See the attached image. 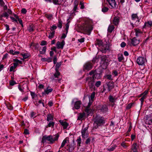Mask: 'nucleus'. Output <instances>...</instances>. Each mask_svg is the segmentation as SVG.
I'll return each mask as SVG.
<instances>
[{
    "instance_id": "obj_1",
    "label": "nucleus",
    "mask_w": 152,
    "mask_h": 152,
    "mask_svg": "<svg viewBox=\"0 0 152 152\" xmlns=\"http://www.w3.org/2000/svg\"><path fill=\"white\" fill-rule=\"evenodd\" d=\"M82 29L85 34L89 35L93 30L92 21L89 19H86L82 26Z\"/></svg>"
},
{
    "instance_id": "obj_2",
    "label": "nucleus",
    "mask_w": 152,
    "mask_h": 152,
    "mask_svg": "<svg viewBox=\"0 0 152 152\" xmlns=\"http://www.w3.org/2000/svg\"><path fill=\"white\" fill-rule=\"evenodd\" d=\"M86 81L87 83L88 86L91 91L96 90V87L95 86L94 80L91 77H89L86 78Z\"/></svg>"
},
{
    "instance_id": "obj_3",
    "label": "nucleus",
    "mask_w": 152,
    "mask_h": 152,
    "mask_svg": "<svg viewBox=\"0 0 152 152\" xmlns=\"http://www.w3.org/2000/svg\"><path fill=\"white\" fill-rule=\"evenodd\" d=\"M104 123V118L102 117H96L94 123V127L97 128L99 126H100Z\"/></svg>"
},
{
    "instance_id": "obj_4",
    "label": "nucleus",
    "mask_w": 152,
    "mask_h": 152,
    "mask_svg": "<svg viewBox=\"0 0 152 152\" xmlns=\"http://www.w3.org/2000/svg\"><path fill=\"white\" fill-rule=\"evenodd\" d=\"M101 67L103 69H106L109 64L108 60L107 59L106 57L103 56L102 57L101 61Z\"/></svg>"
},
{
    "instance_id": "obj_5",
    "label": "nucleus",
    "mask_w": 152,
    "mask_h": 152,
    "mask_svg": "<svg viewBox=\"0 0 152 152\" xmlns=\"http://www.w3.org/2000/svg\"><path fill=\"white\" fill-rule=\"evenodd\" d=\"M93 65V64L90 61H88L86 62L83 65V71L87 72L90 70L92 68Z\"/></svg>"
},
{
    "instance_id": "obj_6",
    "label": "nucleus",
    "mask_w": 152,
    "mask_h": 152,
    "mask_svg": "<svg viewBox=\"0 0 152 152\" xmlns=\"http://www.w3.org/2000/svg\"><path fill=\"white\" fill-rule=\"evenodd\" d=\"M59 137V135L58 134L52 136H48V141L49 142V143L52 144L55 141L57 140Z\"/></svg>"
},
{
    "instance_id": "obj_7",
    "label": "nucleus",
    "mask_w": 152,
    "mask_h": 152,
    "mask_svg": "<svg viewBox=\"0 0 152 152\" xmlns=\"http://www.w3.org/2000/svg\"><path fill=\"white\" fill-rule=\"evenodd\" d=\"M137 62L139 65L143 66L146 61V59L144 57H139L137 59Z\"/></svg>"
},
{
    "instance_id": "obj_8",
    "label": "nucleus",
    "mask_w": 152,
    "mask_h": 152,
    "mask_svg": "<svg viewBox=\"0 0 152 152\" xmlns=\"http://www.w3.org/2000/svg\"><path fill=\"white\" fill-rule=\"evenodd\" d=\"M148 93V91L146 90L143 93L140 94V97L142 96V97L140 99V100L142 104L143 103L144 100L146 98Z\"/></svg>"
},
{
    "instance_id": "obj_9",
    "label": "nucleus",
    "mask_w": 152,
    "mask_h": 152,
    "mask_svg": "<svg viewBox=\"0 0 152 152\" xmlns=\"http://www.w3.org/2000/svg\"><path fill=\"white\" fill-rule=\"evenodd\" d=\"M65 45V42L64 40H62L61 42L58 41L56 44V46L58 49H62Z\"/></svg>"
},
{
    "instance_id": "obj_10",
    "label": "nucleus",
    "mask_w": 152,
    "mask_h": 152,
    "mask_svg": "<svg viewBox=\"0 0 152 152\" xmlns=\"http://www.w3.org/2000/svg\"><path fill=\"white\" fill-rule=\"evenodd\" d=\"M132 20L135 21V23L138 24L140 22V19H139L137 14H133L132 15Z\"/></svg>"
},
{
    "instance_id": "obj_11",
    "label": "nucleus",
    "mask_w": 152,
    "mask_h": 152,
    "mask_svg": "<svg viewBox=\"0 0 152 152\" xmlns=\"http://www.w3.org/2000/svg\"><path fill=\"white\" fill-rule=\"evenodd\" d=\"M140 41L136 37H134L130 39L131 44L133 46H136L139 44Z\"/></svg>"
},
{
    "instance_id": "obj_12",
    "label": "nucleus",
    "mask_w": 152,
    "mask_h": 152,
    "mask_svg": "<svg viewBox=\"0 0 152 152\" xmlns=\"http://www.w3.org/2000/svg\"><path fill=\"white\" fill-rule=\"evenodd\" d=\"M139 148V146L137 144L134 142L131 146V149L133 152H138V149Z\"/></svg>"
},
{
    "instance_id": "obj_13",
    "label": "nucleus",
    "mask_w": 152,
    "mask_h": 152,
    "mask_svg": "<svg viewBox=\"0 0 152 152\" xmlns=\"http://www.w3.org/2000/svg\"><path fill=\"white\" fill-rule=\"evenodd\" d=\"M86 113H80L78 114L77 120L82 121L85 118Z\"/></svg>"
},
{
    "instance_id": "obj_14",
    "label": "nucleus",
    "mask_w": 152,
    "mask_h": 152,
    "mask_svg": "<svg viewBox=\"0 0 152 152\" xmlns=\"http://www.w3.org/2000/svg\"><path fill=\"white\" fill-rule=\"evenodd\" d=\"M120 22V17L116 16L114 17L113 20V23L115 26H118Z\"/></svg>"
},
{
    "instance_id": "obj_15",
    "label": "nucleus",
    "mask_w": 152,
    "mask_h": 152,
    "mask_svg": "<svg viewBox=\"0 0 152 152\" xmlns=\"http://www.w3.org/2000/svg\"><path fill=\"white\" fill-rule=\"evenodd\" d=\"M111 8H114L116 7V2L115 0H106Z\"/></svg>"
},
{
    "instance_id": "obj_16",
    "label": "nucleus",
    "mask_w": 152,
    "mask_h": 152,
    "mask_svg": "<svg viewBox=\"0 0 152 152\" xmlns=\"http://www.w3.org/2000/svg\"><path fill=\"white\" fill-rule=\"evenodd\" d=\"M102 76V73L100 72L98 73H95L94 75H93V76L91 77L93 78L94 80L95 79H99L101 78Z\"/></svg>"
},
{
    "instance_id": "obj_17",
    "label": "nucleus",
    "mask_w": 152,
    "mask_h": 152,
    "mask_svg": "<svg viewBox=\"0 0 152 152\" xmlns=\"http://www.w3.org/2000/svg\"><path fill=\"white\" fill-rule=\"evenodd\" d=\"M108 45L107 44H103L101 48V51L102 53H105L107 50H108Z\"/></svg>"
},
{
    "instance_id": "obj_18",
    "label": "nucleus",
    "mask_w": 152,
    "mask_h": 152,
    "mask_svg": "<svg viewBox=\"0 0 152 152\" xmlns=\"http://www.w3.org/2000/svg\"><path fill=\"white\" fill-rule=\"evenodd\" d=\"M95 93L93 92L91 94L90 98H89V104L91 105L94 101V99L95 97Z\"/></svg>"
},
{
    "instance_id": "obj_19",
    "label": "nucleus",
    "mask_w": 152,
    "mask_h": 152,
    "mask_svg": "<svg viewBox=\"0 0 152 152\" xmlns=\"http://www.w3.org/2000/svg\"><path fill=\"white\" fill-rule=\"evenodd\" d=\"M53 91V89L52 88H49V87L47 88L46 89H45L44 92L42 93V94H48L49 93Z\"/></svg>"
},
{
    "instance_id": "obj_20",
    "label": "nucleus",
    "mask_w": 152,
    "mask_h": 152,
    "mask_svg": "<svg viewBox=\"0 0 152 152\" xmlns=\"http://www.w3.org/2000/svg\"><path fill=\"white\" fill-rule=\"evenodd\" d=\"M134 30L135 33V35L137 37L140 36L142 34V32L139 28H135Z\"/></svg>"
},
{
    "instance_id": "obj_21",
    "label": "nucleus",
    "mask_w": 152,
    "mask_h": 152,
    "mask_svg": "<svg viewBox=\"0 0 152 152\" xmlns=\"http://www.w3.org/2000/svg\"><path fill=\"white\" fill-rule=\"evenodd\" d=\"M109 101L111 103H114L118 99V97L114 96H113L110 95L108 97Z\"/></svg>"
},
{
    "instance_id": "obj_22",
    "label": "nucleus",
    "mask_w": 152,
    "mask_h": 152,
    "mask_svg": "<svg viewBox=\"0 0 152 152\" xmlns=\"http://www.w3.org/2000/svg\"><path fill=\"white\" fill-rule=\"evenodd\" d=\"M81 104V101H76L74 104V108L76 110L79 109L80 107V105Z\"/></svg>"
},
{
    "instance_id": "obj_23",
    "label": "nucleus",
    "mask_w": 152,
    "mask_h": 152,
    "mask_svg": "<svg viewBox=\"0 0 152 152\" xmlns=\"http://www.w3.org/2000/svg\"><path fill=\"white\" fill-rule=\"evenodd\" d=\"M59 123L61 125L63 126V128L64 129H66L69 124H68L65 121H64L62 120H60L59 121Z\"/></svg>"
},
{
    "instance_id": "obj_24",
    "label": "nucleus",
    "mask_w": 152,
    "mask_h": 152,
    "mask_svg": "<svg viewBox=\"0 0 152 152\" xmlns=\"http://www.w3.org/2000/svg\"><path fill=\"white\" fill-rule=\"evenodd\" d=\"M46 47H40L39 49L40 53L42 54H45L46 52Z\"/></svg>"
},
{
    "instance_id": "obj_25",
    "label": "nucleus",
    "mask_w": 152,
    "mask_h": 152,
    "mask_svg": "<svg viewBox=\"0 0 152 152\" xmlns=\"http://www.w3.org/2000/svg\"><path fill=\"white\" fill-rule=\"evenodd\" d=\"M103 44V43L102 41L99 39H96L95 42V44L96 46H98L99 47H101Z\"/></svg>"
},
{
    "instance_id": "obj_26",
    "label": "nucleus",
    "mask_w": 152,
    "mask_h": 152,
    "mask_svg": "<svg viewBox=\"0 0 152 152\" xmlns=\"http://www.w3.org/2000/svg\"><path fill=\"white\" fill-rule=\"evenodd\" d=\"M107 90L108 91H110L114 87L113 83H109L107 84Z\"/></svg>"
},
{
    "instance_id": "obj_27",
    "label": "nucleus",
    "mask_w": 152,
    "mask_h": 152,
    "mask_svg": "<svg viewBox=\"0 0 152 152\" xmlns=\"http://www.w3.org/2000/svg\"><path fill=\"white\" fill-rule=\"evenodd\" d=\"M69 18H68L67 20V23L65 25L66 28H65V32L66 33V34H67L68 32V30L69 29V23H70V21L69 20Z\"/></svg>"
},
{
    "instance_id": "obj_28",
    "label": "nucleus",
    "mask_w": 152,
    "mask_h": 152,
    "mask_svg": "<svg viewBox=\"0 0 152 152\" xmlns=\"http://www.w3.org/2000/svg\"><path fill=\"white\" fill-rule=\"evenodd\" d=\"M115 27L113 25H110L107 29V31L109 33H111L113 31Z\"/></svg>"
},
{
    "instance_id": "obj_29",
    "label": "nucleus",
    "mask_w": 152,
    "mask_h": 152,
    "mask_svg": "<svg viewBox=\"0 0 152 152\" xmlns=\"http://www.w3.org/2000/svg\"><path fill=\"white\" fill-rule=\"evenodd\" d=\"M13 65L11 66L10 69V72H15V69L17 66V63H13Z\"/></svg>"
},
{
    "instance_id": "obj_30",
    "label": "nucleus",
    "mask_w": 152,
    "mask_h": 152,
    "mask_svg": "<svg viewBox=\"0 0 152 152\" xmlns=\"http://www.w3.org/2000/svg\"><path fill=\"white\" fill-rule=\"evenodd\" d=\"M81 132L83 138H85L88 137V132L81 131Z\"/></svg>"
},
{
    "instance_id": "obj_31",
    "label": "nucleus",
    "mask_w": 152,
    "mask_h": 152,
    "mask_svg": "<svg viewBox=\"0 0 152 152\" xmlns=\"http://www.w3.org/2000/svg\"><path fill=\"white\" fill-rule=\"evenodd\" d=\"M74 7L73 9V12H76V10L77 9V6L78 5V2L76 1H75L74 3Z\"/></svg>"
},
{
    "instance_id": "obj_32",
    "label": "nucleus",
    "mask_w": 152,
    "mask_h": 152,
    "mask_svg": "<svg viewBox=\"0 0 152 152\" xmlns=\"http://www.w3.org/2000/svg\"><path fill=\"white\" fill-rule=\"evenodd\" d=\"M144 25L146 26L151 27L152 26V22L151 21H149L145 22Z\"/></svg>"
},
{
    "instance_id": "obj_33",
    "label": "nucleus",
    "mask_w": 152,
    "mask_h": 152,
    "mask_svg": "<svg viewBox=\"0 0 152 152\" xmlns=\"http://www.w3.org/2000/svg\"><path fill=\"white\" fill-rule=\"evenodd\" d=\"M41 61H47L48 62H51L52 61V58H42L41 59Z\"/></svg>"
},
{
    "instance_id": "obj_34",
    "label": "nucleus",
    "mask_w": 152,
    "mask_h": 152,
    "mask_svg": "<svg viewBox=\"0 0 152 152\" xmlns=\"http://www.w3.org/2000/svg\"><path fill=\"white\" fill-rule=\"evenodd\" d=\"M118 59L119 62H121L122 60H123L124 59V57L122 54H118Z\"/></svg>"
},
{
    "instance_id": "obj_35",
    "label": "nucleus",
    "mask_w": 152,
    "mask_h": 152,
    "mask_svg": "<svg viewBox=\"0 0 152 152\" xmlns=\"http://www.w3.org/2000/svg\"><path fill=\"white\" fill-rule=\"evenodd\" d=\"M48 136L45 135L43 136L42 138V142L43 143L45 142L46 140L48 141Z\"/></svg>"
},
{
    "instance_id": "obj_36",
    "label": "nucleus",
    "mask_w": 152,
    "mask_h": 152,
    "mask_svg": "<svg viewBox=\"0 0 152 152\" xmlns=\"http://www.w3.org/2000/svg\"><path fill=\"white\" fill-rule=\"evenodd\" d=\"M68 150L69 152H71L73 151L74 149V147L73 145H69L68 147Z\"/></svg>"
},
{
    "instance_id": "obj_37",
    "label": "nucleus",
    "mask_w": 152,
    "mask_h": 152,
    "mask_svg": "<svg viewBox=\"0 0 152 152\" xmlns=\"http://www.w3.org/2000/svg\"><path fill=\"white\" fill-rule=\"evenodd\" d=\"M53 119V117L51 114H49L47 116V121H50L52 120Z\"/></svg>"
},
{
    "instance_id": "obj_38",
    "label": "nucleus",
    "mask_w": 152,
    "mask_h": 152,
    "mask_svg": "<svg viewBox=\"0 0 152 152\" xmlns=\"http://www.w3.org/2000/svg\"><path fill=\"white\" fill-rule=\"evenodd\" d=\"M61 0H52L53 3L55 4L59 5L61 4Z\"/></svg>"
},
{
    "instance_id": "obj_39",
    "label": "nucleus",
    "mask_w": 152,
    "mask_h": 152,
    "mask_svg": "<svg viewBox=\"0 0 152 152\" xmlns=\"http://www.w3.org/2000/svg\"><path fill=\"white\" fill-rule=\"evenodd\" d=\"M67 140V138H65L64 140L61 143V145L60 146V147L59 148V149H60L61 148H62L65 145V144L66 143Z\"/></svg>"
},
{
    "instance_id": "obj_40",
    "label": "nucleus",
    "mask_w": 152,
    "mask_h": 152,
    "mask_svg": "<svg viewBox=\"0 0 152 152\" xmlns=\"http://www.w3.org/2000/svg\"><path fill=\"white\" fill-rule=\"evenodd\" d=\"M55 31H53L52 32H50L48 36V37L50 39H52L53 38L55 34Z\"/></svg>"
},
{
    "instance_id": "obj_41",
    "label": "nucleus",
    "mask_w": 152,
    "mask_h": 152,
    "mask_svg": "<svg viewBox=\"0 0 152 152\" xmlns=\"http://www.w3.org/2000/svg\"><path fill=\"white\" fill-rule=\"evenodd\" d=\"M45 16L48 20H51L52 19L53 15L52 14H46L45 15Z\"/></svg>"
},
{
    "instance_id": "obj_42",
    "label": "nucleus",
    "mask_w": 152,
    "mask_h": 152,
    "mask_svg": "<svg viewBox=\"0 0 152 152\" xmlns=\"http://www.w3.org/2000/svg\"><path fill=\"white\" fill-rule=\"evenodd\" d=\"M116 147L117 145H113L111 146L109 148H108L107 150L109 151H113Z\"/></svg>"
},
{
    "instance_id": "obj_43",
    "label": "nucleus",
    "mask_w": 152,
    "mask_h": 152,
    "mask_svg": "<svg viewBox=\"0 0 152 152\" xmlns=\"http://www.w3.org/2000/svg\"><path fill=\"white\" fill-rule=\"evenodd\" d=\"M60 75V73L58 70H56V72L54 74V76L56 78H58L59 76Z\"/></svg>"
},
{
    "instance_id": "obj_44",
    "label": "nucleus",
    "mask_w": 152,
    "mask_h": 152,
    "mask_svg": "<svg viewBox=\"0 0 152 152\" xmlns=\"http://www.w3.org/2000/svg\"><path fill=\"white\" fill-rule=\"evenodd\" d=\"M21 55L23 57V59L24 60L26 59V58H28L29 56V55L27 53H24V54H21Z\"/></svg>"
},
{
    "instance_id": "obj_45",
    "label": "nucleus",
    "mask_w": 152,
    "mask_h": 152,
    "mask_svg": "<svg viewBox=\"0 0 152 152\" xmlns=\"http://www.w3.org/2000/svg\"><path fill=\"white\" fill-rule=\"evenodd\" d=\"M77 145L80 146V144L81 142V139L80 137H78L77 140Z\"/></svg>"
},
{
    "instance_id": "obj_46",
    "label": "nucleus",
    "mask_w": 152,
    "mask_h": 152,
    "mask_svg": "<svg viewBox=\"0 0 152 152\" xmlns=\"http://www.w3.org/2000/svg\"><path fill=\"white\" fill-rule=\"evenodd\" d=\"M62 22L61 20L59 19L58 23L57 24V26L59 28H61L62 27Z\"/></svg>"
},
{
    "instance_id": "obj_47",
    "label": "nucleus",
    "mask_w": 152,
    "mask_h": 152,
    "mask_svg": "<svg viewBox=\"0 0 152 152\" xmlns=\"http://www.w3.org/2000/svg\"><path fill=\"white\" fill-rule=\"evenodd\" d=\"M109 9L108 8L105 7L103 6L102 7V11L103 12H107Z\"/></svg>"
},
{
    "instance_id": "obj_48",
    "label": "nucleus",
    "mask_w": 152,
    "mask_h": 152,
    "mask_svg": "<svg viewBox=\"0 0 152 152\" xmlns=\"http://www.w3.org/2000/svg\"><path fill=\"white\" fill-rule=\"evenodd\" d=\"M54 124L55 123L53 122H50L48 124V126L49 127H51L52 128L53 127H54Z\"/></svg>"
},
{
    "instance_id": "obj_49",
    "label": "nucleus",
    "mask_w": 152,
    "mask_h": 152,
    "mask_svg": "<svg viewBox=\"0 0 152 152\" xmlns=\"http://www.w3.org/2000/svg\"><path fill=\"white\" fill-rule=\"evenodd\" d=\"M101 82L100 81H97L95 84V87H98L101 85Z\"/></svg>"
},
{
    "instance_id": "obj_50",
    "label": "nucleus",
    "mask_w": 152,
    "mask_h": 152,
    "mask_svg": "<svg viewBox=\"0 0 152 152\" xmlns=\"http://www.w3.org/2000/svg\"><path fill=\"white\" fill-rule=\"evenodd\" d=\"M36 103L35 104L37 106H38L39 104H41L42 103V105L43 107L45 106L44 103L42 102V100H40L38 102H35Z\"/></svg>"
},
{
    "instance_id": "obj_51",
    "label": "nucleus",
    "mask_w": 152,
    "mask_h": 152,
    "mask_svg": "<svg viewBox=\"0 0 152 152\" xmlns=\"http://www.w3.org/2000/svg\"><path fill=\"white\" fill-rule=\"evenodd\" d=\"M9 16V15L6 12L4 13L2 15H1V18L3 17H6L7 18Z\"/></svg>"
},
{
    "instance_id": "obj_52",
    "label": "nucleus",
    "mask_w": 152,
    "mask_h": 152,
    "mask_svg": "<svg viewBox=\"0 0 152 152\" xmlns=\"http://www.w3.org/2000/svg\"><path fill=\"white\" fill-rule=\"evenodd\" d=\"M107 107L106 106H103L102 108V109H101V110L103 112H104L105 111H106L107 110Z\"/></svg>"
},
{
    "instance_id": "obj_53",
    "label": "nucleus",
    "mask_w": 152,
    "mask_h": 152,
    "mask_svg": "<svg viewBox=\"0 0 152 152\" xmlns=\"http://www.w3.org/2000/svg\"><path fill=\"white\" fill-rule=\"evenodd\" d=\"M133 104V103H131L129 104H128V105L127 106L126 108L127 109H129L130 108H131L132 105Z\"/></svg>"
},
{
    "instance_id": "obj_54",
    "label": "nucleus",
    "mask_w": 152,
    "mask_h": 152,
    "mask_svg": "<svg viewBox=\"0 0 152 152\" xmlns=\"http://www.w3.org/2000/svg\"><path fill=\"white\" fill-rule=\"evenodd\" d=\"M28 30L29 32H32L34 31L33 27L31 26H30L28 28Z\"/></svg>"
},
{
    "instance_id": "obj_55",
    "label": "nucleus",
    "mask_w": 152,
    "mask_h": 152,
    "mask_svg": "<svg viewBox=\"0 0 152 152\" xmlns=\"http://www.w3.org/2000/svg\"><path fill=\"white\" fill-rule=\"evenodd\" d=\"M16 84V83L13 80H11L10 82V84L11 86H13Z\"/></svg>"
},
{
    "instance_id": "obj_56",
    "label": "nucleus",
    "mask_w": 152,
    "mask_h": 152,
    "mask_svg": "<svg viewBox=\"0 0 152 152\" xmlns=\"http://www.w3.org/2000/svg\"><path fill=\"white\" fill-rule=\"evenodd\" d=\"M61 66V64L59 63H57L56 65V70H58V69Z\"/></svg>"
},
{
    "instance_id": "obj_57",
    "label": "nucleus",
    "mask_w": 152,
    "mask_h": 152,
    "mask_svg": "<svg viewBox=\"0 0 152 152\" xmlns=\"http://www.w3.org/2000/svg\"><path fill=\"white\" fill-rule=\"evenodd\" d=\"M14 61L15 62L14 63H17V66L18 65V63L21 64L22 62L21 61L18 59H15L14 60Z\"/></svg>"
},
{
    "instance_id": "obj_58",
    "label": "nucleus",
    "mask_w": 152,
    "mask_h": 152,
    "mask_svg": "<svg viewBox=\"0 0 152 152\" xmlns=\"http://www.w3.org/2000/svg\"><path fill=\"white\" fill-rule=\"evenodd\" d=\"M36 117V113L34 112H32L31 113V117Z\"/></svg>"
},
{
    "instance_id": "obj_59",
    "label": "nucleus",
    "mask_w": 152,
    "mask_h": 152,
    "mask_svg": "<svg viewBox=\"0 0 152 152\" xmlns=\"http://www.w3.org/2000/svg\"><path fill=\"white\" fill-rule=\"evenodd\" d=\"M85 38H82L80 39H78V41L80 43H82L84 42Z\"/></svg>"
},
{
    "instance_id": "obj_60",
    "label": "nucleus",
    "mask_w": 152,
    "mask_h": 152,
    "mask_svg": "<svg viewBox=\"0 0 152 152\" xmlns=\"http://www.w3.org/2000/svg\"><path fill=\"white\" fill-rule=\"evenodd\" d=\"M47 42L45 40L42 41L40 44V45H46Z\"/></svg>"
},
{
    "instance_id": "obj_61",
    "label": "nucleus",
    "mask_w": 152,
    "mask_h": 152,
    "mask_svg": "<svg viewBox=\"0 0 152 152\" xmlns=\"http://www.w3.org/2000/svg\"><path fill=\"white\" fill-rule=\"evenodd\" d=\"M31 95L33 98H34L36 96V95L34 92H33L31 91Z\"/></svg>"
},
{
    "instance_id": "obj_62",
    "label": "nucleus",
    "mask_w": 152,
    "mask_h": 152,
    "mask_svg": "<svg viewBox=\"0 0 152 152\" xmlns=\"http://www.w3.org/2000/svg\"><path fill=\"white\" fill-rule=\"evenodd\" d=\"M10 18L12 20V21L13 22H15L17 23V20L15 18H14L13 17H11V16L10 17Z\"/></svg>"
},
{
    "instance_id": "obj_63",
    "label": "nucleus",
    "mask_w": 152,
    "mask_h": 152,
    "mask_svg": "<svg viewBox=\"0 0 152 152\" xmlns=\"http://www.w3.org/2000/svg\"><path fill=\"white\" fill-rule=\"evenodd\" d=\"M57 28V26H53L50 28V29L51 31H53L54 30L56 29Z\"/></svg>"
},
{
    "instance_id": "obj_64",
    "label": "nucleus",
    "mask_w": 152,
    "mask_h": 152,
    "mask_svg": "<svg viewBox=\"0 0 152 152\" xmlns=\"http://www.w3.org/2000/svg\"><path fill=\"white\" fill-rule=\"evenodd\" d=\"M80 4L81 6L80 7V9H83L84 8V6L83 3L82 2H80Z\"/></svg>"
}]
</instances>
